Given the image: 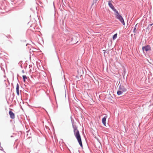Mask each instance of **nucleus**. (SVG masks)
Returning <instances> with one entry per match:
<instances>
[{"label": "nucleus", "mask_w": 153, "mask_h": 153, "mask_svg": "<svg viewBox=\"0 0 153 153\" xmlns=\"http://www.w3.org/2000/svg\"><path fill=\"white\" fill-rule=\"evenodd\" d=\"M153 25V24H150V26H152V25Z\"/></svg>", "instance_id": "ddd939ff"}, {"label": "nucleus", "mask_w": 153, "mask_h": 153, "mask_svg": "<svg viewBox=\"0 0 153 153\" xmlns=\"http://www.w3.org/2000/svg\"><path fill=\"white\" fill-rule=\"evenodd\" d=\"M113 3V1L111 0V1H108V5L115 12L117 11L116 9H115V8L114 6L112 4V3Z\"/></svg>", "instance_id": "7ed1b4c3"}, {"label": "nucleus", "mask_w": 153, "mask_h": 153, "mask_svg": "<svg viewBox=\"0 0 153 153\" xmlns=\"http://www.w3.org/2000/svg\"><path fill=\"white\" fill-rule=\"evenodd\" d=\"M123 92L118 90L117 91V94L118 95H119L122 94Z\"/></svg>", "instance_id": "1a4fd4ad"}, {"label": "nucleus", "mask_w": 153, "mask_h": 153, "mask_svg": "<svg viewBox=\"0 0 153 153\" xmlns=\"http://www.w3.org/2000/svg\"><path fill=\"white\" fill-rule=\"evenodd\" d=\"M9 114L10 117L12 119H14L15 118L14 114L11 111H10L9 112Z\"/></svg>", "instance_id": "423d86ee"}, {"label": "nucleus", "mask_w": 153, "mask_h": 153, "mask_svg": "<svg viewBox=\"0 0 153 153\" xmlns=\"http://www.w3.org/2000/svg\"><path fill=\"white\" fill-rule=\"evenodd\" d=\"M107 118V116H105L104 117H103L102 119V123L105 126H106L105 121H106V119Z\"/></svg>", "instance_id": "0eeeda50"}, {"label": "nucleus", "mask_w": 153, "mask_h": 153, "mask_svg": "<svg viewBox=\"0 0 153 153\" xmlns=\"http://www.w3.org/2000/svg\"><path fill=\"white\" fill-rule=\"evenodd\" d=\"M142 50L143 51H145L146 52L151 50V48L149 45L143 46L142 47Z\"/></svg>", "instance_id": "20e7f679"}, {"label": "nucleus", "mask_w": 153, "mask_h": 153, "mask_svg": "<svg viewBox=\"0 0 153 153\" xmlns=\"http://www.w3.org/2000/svg\"><path fill=\"white\" fill-rule=\"evenodd\" d=\"M16 91L17 93V94L19 96V86L18 83L17 84V86L16 87Z\"/></svg>", "instance_id": "6e6552de"}, {"label": "nucleus", "mask_w": 153, "mask_h": 153, "mask_svg": "<svg viewBox=\"0 0 153 153\" xmlns=\"http://www.w3.org/2000/svg\"><path fill=\"white\" fill-rule=\"evenodd\" d=\"M117 33H116L114 35V36H113V38L114 40L115 39H116V38L117 37Z\"/></svg>", "instance_id": "9b49d317"}, {"label": "nucleus", "mask_w": 153, "mask_h": 153, "mask_svg": "<svg viewBox=\"0 0 153 153\" xmlns=\"http://www.w3.org/2000/svg\"><path fill=\"white\" fill-rule=\"evenodd\" d=\"M74 132V135L76 137L77 140L81 147H82V144L81 141V137L79 133V131L77 129V128L76 126H73Z\"/></svg>", "instance_id": "f257e3e1"}, {"label": "nucleus", "mask_w": 153, "mask_h": 153, "mask_svg": "<svg viewBox=\"0 0 153 153\" xmlns=\"http://www.w3.org/2000/svg\"><path fill=\"white\" fill-rule=\"evenodd\" d=\"M97 1L98 0H96Z\"/></svg>", "instance_id": "4468645a"}, {"label": "nucleus", "mask_w": 153, "mask_h": 153, "mask_svg": "<svg viewBox=\"0 0 153 153\" xmlns=\"http://www.w3.org/2000/svg\"><path fill=\"white\" fill-rule=\"evenodd\" d=\"M137 25H136L135 26V27L134 29V33H135L136 32V26H137Z\"/></svg>", "instance_id": "f8f14e48"}, {"label": "nucleus", "mask_w": 153, "mask_h": 153, "mask_svg": "<svg viewBox=\"0 0 153 153\" xmlns=\"http://www.w3.org/2000/svg\"><path fill=\"white\" fill-rule=\"evenodd\" d=\"M22 77H23V78L24 82H25V79H27V77L26 75H23L22 76Z\"/></svg>", "instance_id": "9d476101"}, {"label": "nucleus", "mask_w": 153, "mask_h": 153, "mask_svg": "<svg viewBox=\"0 0 153 153\" xmlns=\"http://www.w3.org/2000/svg\"><path fill=\"white\" fill-rule=\"evenodd\" d=\"M118 90L122 91L123 92H125L126 91V89L123 86L120 85L119 87Z\"/></svg>", "instance_id": "39448f33"}, {"label": "nucleus", "mask_w": 153, "mask_h": 153, "mask_svg": "<svg viewBox=\"0 0 153 153\" xmlns=\"http://www.w3.org/2000/svg\"><path fill=\"white\" fill-rule=\"evenodd\" d=\"M115 16L116 18L118 19L123 25H125V22L122 16L119 14L117 10L116 12Z\"/></svg>", "instance_id": "f03ea898"}]
</instances>
